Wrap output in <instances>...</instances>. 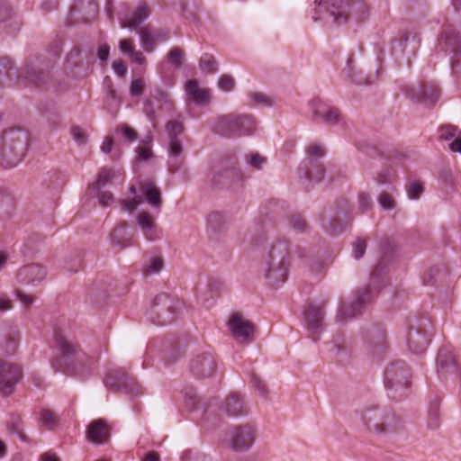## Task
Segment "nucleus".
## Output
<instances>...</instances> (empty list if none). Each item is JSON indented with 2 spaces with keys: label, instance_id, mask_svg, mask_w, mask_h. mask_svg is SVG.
Returning a JSON list of instances; mask_svg holds the SVG:
<instances>
[{
  "label": "nucleus",
  "instance_id": "obj_19",
  "mask_svg": "<svg viewBox=\"0 0 461 461\" xmlns=\"http://www.w3.org/2000/svg\"><path fill=\"white\" fill-rule=\"evenodd\" d=\"M228 327L233 338L249 343L254 339L255 325L240 312H233L228 321Z\"/></svg>",
  "mask_w": 461,
  "mask_h": 461
},
{
  "label": "nucleus",
  "instance_id": "obj_49",
  "mask_svg": "<svg viewBox=\"0 0 461 461\" xmlns=\"http://www.w3.org/2000/svg\"><path fill=\"white\" fill-rule=\"evenodd\" d=\"M7 429L9 432L16 434L21 440L27 441V437L23 431V420L20 416H14L11 423L7 425Z\"/></svg>",
  "mask_w": 461,
  "mask_h": 461
},
{
  "label": "nucleus",
  "instance_id": "obj_52",
  "mask_svg": "<svg viewBox=\"0 0 461 461\" xmlns=\"http://www.w3.org/2000/svg\"><path fill=\"white\" fill-rule=\"evenodd\" d=\"M249 96L251 100V105L258 106H272L273 101L271 97L262 92H250Z\"/></svg>",
  "mask_w": 461,
  "mask_h": 461
},
{
  "label": "nucleus",
  "instance_id": "obj_10",
  "mask_svg": "<svg viewBox=\"0 0 461 461\" xmlns=\"http://www.w3.org/2000/svg\"><path fill=\"white\" fill-rule=\"evenodd\" d=\"M235 156L223 158L213 168L212 184L216 187H230L242 178V173L237 167Z\"/></svg>",
  "mask_w": 461,
  "mask_h": 461
},
{
  "label": "nucleus",
  "instance_id": "obj_25",
  "mask_svg": "<svg viewBox=\"0 0 461 461\" xmlns=\"http://www.w3.org/2000/svg\"><path fill=\"white\" fill-rule=\"evenodd\" d=\"M89 65L84 63L79 47H74L68 54L65 69L72 76L84 77L88 74Z\"/></svg>",
  "mask_w": 461,
  "mask_h": 461
},
{
  "label": "nucleus",
  "instance_id": "obj_46",
  "mask_svg": "<svg viewBox=\"0 0 461 461\" xmlns=\"http://www.w3.org/2000/svg\"><path fill=\"white\" fill-rule=\"evenodd\" d=\"M289 225L294 230L299 232H306L310 230V226L305 218L300 213H294L289 218Z\"/></svg>",
  "mask_w": 461,
  "mask_h": 461
},
{
  "label": "nucleus",
  "instance_id": "obj_15",
  "mask_svg": "<svg viewBox=\"0 0 461 461\" xmlns=\"http://www.w3.org/2000/svg\"><path fill=\"white\" fill-rule=\"evenodd\" d=\"M23 376L22 367L7 360L0 359V393L5 395L13 393L14 386Z\"/></svg>",
  "mask_w": 461,
  "mask_h": 461
},
{
  "label": "nucleus",
  "instance_id": "obj_64",
  "mask_svg": "<svg viewBox=\"0 0 461 461\" xmlns=\"http://www.w3.org/2000/svg\"><path fill=\"white\" fill-rule=\"evenodd\" d=\"M372 199L368 194L361 193L358 195V206L362 212H366L372 207Z\"/></svg>",
  "mask_w": 461,
  "mask_h": 461
},
{
  "label": "nucleus",
  "instance_id": "obj_48",
  "mask_svg": "<svg viewBox=\"0 0 461 461\" xmlns=\"http://www.w3.org/2000/svg\"><path fill=\"white\" fill-rule=\"evenodd\" d=\"M267 158L258 152H251L245 155L246 163L253 169L260 170L267 163Z\"/></svg>",
  "mask_w": 461,
  "mask_h": 461
},
{
  "label": "nucleus",
  "instance_id": "obj_47",
  "mask_svg": "<svg viewBox=\"0 0 461 461\" xmlns=\"http://www.w3.org/2000/svg\"><path fill=\"white\" fill-rule=\"evenodd\" d=\"M113 176V170L104 167L99 171L96 181L92 183L89 185V188L93 190H100V188L104 186L112 179Z\"/></svg>",
  "mask_w": 461,
  "mask_h": 461
},
{
  "label": "nucleus",
  "instance_id": "obj_63",
  "mask_svg": "<svg viewBox=\"0 0 461 461\" xmlns=\"http://www.w3.org/2000/svg\"><path fill=\"white\" fill-rule=\"evenodd\" d=\"M407 191H408L409 198L418 199L423 192V187H422L421 184L417 183V182H412L410 184Z\"/></svg>",
  "mask_w": 461,
  "mask_h": 461
},
{
  "label": "nucleus",
  "instance_id": "obj_31",
  "mask_svg": "<svg viewBox=\"0 0 461 461\" xmlns=\"http://www.w3.org/2000/svg\"><path fill=\"white\" fill-rule=\"evenodd\" d=\"M140 190L144 199L156 210L159 211L162 205L161 192L151 181L140 183Z\"/></svg>",
  "mask_w": 461,
  "mask_h": 461
},
{
  "label": "nucleus",
  "instance_id": "obj_2",
  "mask_svg": "<svg viewBox=\"0 0 461 461\" xmlns=\"http://www.w3.org/2000/svg\"><path fill=\"white\" fill-rule=\"evenodd\" d=\"M29 146V133L21 128H10L0 134V166L16 167L24 158Z\"/></svg>",
  "mask_w": 461,
  "mask_h": 461
},
{
  "label": "nucleus",
  "instance_id": "obj_51",
  "mask_svg": "<svg viewBox=\"0 0 461 461\" xmlns=\"http://www.w3.org/2000/svg\"><path fill=\"white\" fill-rule=\"evenodd\" d=\"M167 59L175 68H179L185 59V54L180 48L174 47L167 53Z\"/></svg>",
  "mask_w": 461,
  "mask_h": 461
},
{
  "label": "nucleus",
  "instance_id": "obj_61",
  "mask_svg": "<svg viewBox=\"0 0 461 461\" xmlns=\"http://www.w3.org/2000/svg\"><path fill=\"white\" fill-rule=\"evenodd\" d=\"M218 86L221 90L229 92L234 88L235 82L231 76L222 75L219 79Z\"/></svg>",
  "mask_w": 461,
  "mask_h": 461
},
{
  "label": "nucleus",
  "instance_id": "obj_45",
  "mask_svg": "<svg viewBox=\"0 0 461 461\" xmlns=\"http://www.w3.org/2000/svg\"><path fill=\"white\" fill-rule=\"evenodd\" d=\"M199 67L202 71L207 74H214L218 71L216 59L209 53H204L199 59Z\"/></svg>",
  "mask_w": 461,
  "mask_h": 461
},
{
  "label": "nucleus",
  "instance_id": "obj_33",
  "mask_svg": "<svg viewBox=\"0 0 461 461\" xmlns=\"http://www.w3.org/2000/svg\"><path fill=\"white\" fill-rule=\"evenodd\" d=\"M132 234L127 230L126 223L115 227L111 234V244L120 249L131 245Z\"/></svg>",
  "mask_w": 461,
  "mask_h": 461
},
{
  "label": "nucleus",
  "instance_id": "obj_53",
  "mask_svg": "<svg viewBox=\"0 0 461 461\" xmlns=\"http://www.w3.org/2000/svg\"><path fill=\"white\" fill-rule=\"evenodd\" d=\"M367 247V240L364 238H357L352 242L353 257L356 259H360L366 252Z\"/></svg>",
  "mask_w": 461,
  "mask_h": 461
},
{
  "label": "nucleus",
  "instance_id": "obj_4",
  "mask_svg": "<svg viewBox=\"0 0 461 461\" xmlns=\"http://www.w3.org/2000/svg\"><path fill=\"white\" fill-rule=\"evenodd\" d=\"M49 69L43 68L38 59H30L26 62L23 71L17 75L14 62L7 57L0 58V86H11L14 78L25 81L35 86H41L49 79Z\"/></svg>",
  "mask_w": 461,
  "mask_h": 461
},
{
  "label": "nucleus",
  "instance_id": "obj_5",
  "mask_svg": "<svg viewBox=\"0 0 461 461\" xmlns=\"http://www.w3.org/2000/svg\"><path fill=\"white\" fill-rule=\"evenodd\" d=\"M361 419L366 429L377 436L393 435L403 429L401 418L386 407L366 408Z\"/></svg>",
  "mask_w": 461,
  "mask_h": 461
},
{
  "label": "nucleus",
  "instance_id": "obj_39",
  "mask_svg": "<svg viewBox=\"0 0 461 461\" xmlns=\"http://www.w3.org/2000/svg\"><path fill=\"white\" fill-rule=\"evenodd\" d=\"M20 340V333L16 328L10 327L3 338V347L6 353L13 354L15 352Z\"/></svg>",
  "mask_w": 461,
  "mask_h": 461
},
{
  "label": "nucleus",
  "instance_id": "obj_34",
  "mask_svg": "<svg viewBox=\"0 0 461 461\" xmlns=\"http://www.w3.org/2000/svg\"><path fill=\"white\" fill-rule=\"evenodd\" d=\"M150 14L149 7L144 4L140 5L133 13L132 17L130 19H123L121 22L122 28H134L136 29L144 20Z\"/></svg>",
  "mask_w": 461,
  "mask_h": 461
},
{
  "label": "nucleus",
  "instance_id": "obj_40",
  "mask_svg": "<svg viewBox=\"0 0 461 461\" xmlns=\"http://www.w3.org/2000/svg\"><path fill=\"white\" fill-rule=\"evenodd\" d=\"M111 284L103 281L95 282L90 288V295L96 303L104 302L108 297Z\"/></svg>",
  "mask_w": 461,
  "mask_h": 461
},
{
  "label": "nucleus",
  "instance_id": "obj_57",
  "mask_svg": "<svg viewBox=\"0 0 461 461\" xmlns=\"http://www.w3.org/2000/svg\"><path fill=\"white\" fill-rule=\"evenodd\" d=\"M13 207V198L9 194L0 192V213L9 214Z\"/></svg>",
  "mask_w": 461,
  "mask_h": 461
},
{
  "label": "nucleus",
  "instance_id": "obj_8",
  "mask_svg": "<svg viewBox=\"0 0 461 461\" xmlns=\"http://www.w3.org/2000/svg\"><path fill=\"white\" fill-rule=\"evenodd\" d=\"M55 341L56 346L60 352V356L53 362V367L66 375H74L78 373L76 366L71 362V357H76L77 363L83 366L85 355L78 354L77 345H75L60 331H55ZM83 373L84 371L79 372V374Z\"/></svg>",
  "mask_w": 461,
  "mask_h": 461
},
{
  "label": "nucleus",
  "instance_id": "obj_56",
  "mask_svg": "<svg viewBox=\"0 0 461 461\" xmlns=\"http://www.w3.org/2000/svg\"><path fill=\"white\" fill-rule=\"evenodd\" d=\"M40 420H41L42 425L47 427L50 429H51L57 423L56 415L52 411H50V410H47V409H44L41 411Z\"/></svg>",
  "mask_w": 461,
  "mask_h": 461
},
{
  "label": "nucleus",
  "instance_id": "obj_13",
  "mask_svg": "<svg viewBox=\"0 0 461 461\" xmlns=\"http://www.w3.org/2000/svg\"><path fill=\"white\" fill-rule=\"evenodd\" d=\"M257 429L252 423L234 426L230 431V446L235 451H245L254 443Z\"/></svg>",
  "mask_w": 461,
  "mask_h": 461
},
{
  "label": "nucleus",
  "instance_id": "obj_23",
  "mask_svg": "<svg viewBox=\"0 0 461 461\" xmlns=\"http://www.w3.org/2000/svg\"><path fill=\"white\" fill-rule=\"evenodd\" d=\"M264 260L270 261V264H282L290 267V242L283 238L278 239L269 248L263 257Z\"/></svg>",
  "mask_w": 461,
  "mask_h": 461
},
{
  "label": "nucleus",
  "instance_id": "obj_11",
  "mask_svg": "<svg viewBox=\"0 0 461 461\" xmlns=\"http://www.w3.org/2000/svg\"><path fill=\"white\" fill-rule=\"evenodd\" d=\"M431 321L427 317H420L414 320L410 327L407 343L409 349L414 354L425 352L429 341Z\"/></svg>",
  "mask_w": 461,
  "mask_h": 461
},
{
  "label": "nucleus",
  "instance_id": "obj_20",
  "mask_svg": "<svg viewBox=\"0 0 461 461\" xmlns=\"http://www.w3.org/2000/svg\"><path fill=\"white\" fill-rule=\"evenodd\" d=\"M261 269L267 285L276 288L286 281L289 267L282 264H270V261L262 259Z\"/></svg>",
  "mask_w": 461,
  "mask_h": 461
},
{
  "label": "nucleus",
  "instance_id": "obj_41",
  "mask_svg": "<svg viewBox=\"0 0 461 461\" xmlns=\"http://www.w3.org/2000/svg\"><path fill=\"white\" fill-rule=\"evenodd\" d=\"M137 223L144 232L146 239L153 240L151 230L156 226L153 217L146 212H141L138 214Z\"/></svg>",
  "mask_w": 461,
  "mask_h": 461
},
{
  "label": "nucleus",
  "instance_id": "obj_7",
  "mask_svg": "<svg viewBox=\"0 0 461 461\" xmlns=\"http://www.w3.org/2000/svg\"><path fill=\"white\" fill-rule=\"evenodd\" d=\"M184 307L183 302L167 294H158L147 312L151 322L157 325L172 323Z\"/></svg>",
  "mask_w": 461,
  "mask_h": 461
},
{
  "label": "nucleus",
  "instance_id": "obj_50",
  "mask_svg": "<svg viewBox=\"0 0 461 461\" xmlns=\"http://www.w3.org/2000/svg\"><path fill=\"white\" fill-rule=\"evenodd\" d=\"M185 128L182 122L171 120L166 124V131L169 137V140H178V136L183 133Z\"/></svg>",
  "mask_w": 461,
  "mask_h": 461
},
{
  "label": "nucleus",
  "instance_id": "obj_12",
  "mask_svg": "<svg viewBox=\"0 0 461 461\" xmlns=\"http://www.w3.org/2000/svg\"><path fill=\"white\" fill-rule=\"evenodd\" d=\"M106 387L114 392H122L132 396L141 393L135 378L122 369L111 370L104 379Z\"/></svg>",
  "mask_w": 461,
  "mask_h": 461
},
{
  "label": "nucleus",
  "instance_id": "obj_17",
  "mask_svg": "<svg viewBox=\"0 0 461 461\" xmlns=\"http://www.w3.org/2000/svg\"><path fill=\"white\" fill-rule=\"evenodd\" d=\"M403 91L408 97L428 107L435 105L439 98V90L431 84L419 83L417 86H407Z\"/></svg>",
  "mask_w": 461,
  "mask_h": 461
},
{
  "label": "nucleus",
  "instance_id": "obj_18",
  "mask_svg": "<svg viewBox=\"0 0 461 461\" xmlns=\"http://www.w3.org/2000/svg\"><path fill=\"white\" fill-rule=\"evenodd\" d=\"M312 110V120L332 126L338 124L341 120V112L338 107L325 104L320 98H314L311 102Z\"/></svg>",
  "mask_w": 461,
  "mask_h": 461
},
{
  "label": "nucleus",
  "instance_id": "obj_36",
  "mask_svg": "<svg viewBox=\"0 0 461 461\" xmlns=\"http://www.w3.org/2000/svg\"><path fill=\"white\" fill-rule=\"evenodd\" d=\"M71 13L83 12V20L85 23L91 22L98 12V5L91 0L86 4L80 0L78 4H74L70 8Z\"/></svg>",
  "mask_w": 461,
  "mask_h": 461
},
{
  "label": "nucleus",
  "instance_id": "obj_43",
  "mask_svg": "<svg viewBox=\"0 0 461 461\" xmlns=\"http://www.w3.org/2000/svg\"><path fill=\"white\" fill-rule=\"evenodd\" d=\"M439 407H440V400L438 398H435L430 402L429 407V420L428 426L430 429H437L440 424V414H439Z\"/></svg>",
  "mask_w": 461,
  "mask_h": 461
},
{
  "label": "nucleus",
  "instance_id": "obj_29",
  "mask_svg": "<svg viewBox=\"0 0 461 461\" xmlns=\"http://www.w3.org/2000/svg\"><path fill=\"white\" fill-rule=\"evenodd\" d=\"M221 410L230 416H241L248 413L243 398L237 393H231L225 398Z\"/></svg>",
  "mask_w": 461,
  "mask_h": 461
},
{
  "label": "nucleus",
  "instance_id": "obj_24",
  "mask_svg": "<svg viewBox=\"0 0 461 461\" xmlns=\"http://www.w3.org/2000/svg\"><path fill=\"white\" fill-rule=\"evenodd\" d=\"M111 428L104 419L95 420L87 426L86 436L94 444H104L110 438Z\"/></svg>",
  "mask_w": 461,
  "mask_h": 461
},
{
  "label": "nucleus",
  "instance_id": "obj_32",
  "mask_svg": "<svg viewBox=\"0 0 461 461\" xmlns=\"http://www.w3.org/2000/svg\"><path fill=\"white\" fill-rule=\"evenodd\" d=\"M185 93L197 104H203L209 100V91L201 88L196 79H190L185 84Z\"/></svg>",
  "mask_w": 461,
  "mask_h": 461
},
{
  "label": "nucleus",
  "instance_id": "obj_54",
  "mask_svg": "<svg viewBox=\"0 0 461 461\" xmlns=\"http://www.w3.org/2000/svg\"><path fill=\"white\" fill-rule=\"evenodd\" d=\"M395 178V174L391 167L383 168L377 175L375 181L379 185L391 184Z\"/></svg>",
  "mask_w": 461,
  "mask_h": 461
},
{
  "label": "nucleus",
  "instance_id": "obj_6",
  "mask_svg": "<svg viewBox=\"0 0 461 461\" xmlns=\"http://www.w3.org/2000/svg\"><path fill=\"white\" fill-rule=\"evenodd\" d=\"M384 384L390 398L403 400L409 395L411 385V368L402 360L391 362L385 368Z\"/></svg>",
  "mask_w": 461,
  "mask_h": 461
},
{
  "label": "nucleus",
  "instance_id": "obj_1",
  "mask_svg": "<svg viewBox=\"0 0 461 461\" xmlns=\"http://www.w3.org/2000/svg\"><path fill=\"white\" fill-rule=\"evenodd\" d=\"M315 21L324 19V15L332 19L337 25L344 24L349 16L358 20L366 18L368 6L364 0H315Z\"/></svg>",
  "mask_w": 461,
  "mask_h": 461
},
{
  "label": "nucleus",
  "instance_id": "obj_28",
  "mask_svg": "<svg viewBox=\"0 0 461 461\" xmlns=\"http://www.w3.org/2000/svg\"><path fill=\"white\" fill-rule=\"evenodd\" d=\"M352 61L353 59L349 57L348 59V65L343 69V73L356 84L371 85L378 78L379 69H376L375 74L366 75L367 68H359L357 71H355V68L351 66Z\"/></svg>",
  "mask_w": 461,
  "mask_h": 461
},
{
  "label": "nucleus",
  "instance_id": "obj_30",
  "mask_svg": "<svg viewBox=\"0 0 461 461\" xmlns=\"http://www.w3.org/2000/svg\"><path fill=\"white\" fill-rule=\"evenodd\" d=\"M298 172L300 176L303 174L310 181L319 183L324 176L325 168L324 166L316 159L307 158L304 161L303 167H299Z\"/></svg>",
  "mask_w": 461,
  "mask_h": 461
},
{
  "label": "nucleus",
  "instance_id": "obj_35",
  "mask_svg": "<svg viewBox=\"0 0 461 461\" xmlns=\"http://www.w3.org/2000/svg\"><path fill=\"white\" fill-rule=\"evenodd\" d=\"M167 343V348L164 349V357L167 362L174 363L185 355V345L176 339H168Z\"/></svg>",
  "mask_w": 461,
  "mask_h": 461
},
{
  "label": "nucleus",
  "instance_id": "obj_27",
  "mask_svg": "<svg viewBox=\"0 0 461 461\" xmlns=\"http://www.w3.org/2000/svg\"><path fill=\"white\" fill-rule=\"evenodd\" d=\"M366 339L374 354L379 355L387 347L386 330L380 325L367 330Z\"/></svg>",
  "mask_w": 461,
  "mask_h": 461
},
{
  "label": "nucleus",
  "instance_id": "obj_22",
  "mask_svg": "<svg viewBox=\"0 0 461 461\" xmlns=\"http://www.w3.org/2000/svg\"><path fill=\"white\" fill-rule=\"evenodd\" d=\"M47 276L46 268L40 264L25 265L18 269L16 273L17 281L23 285H37L41 283Z\"/></svg>",
  "mask_w": 461,
  "mask_h": 461
},
{
  "label": "nucleus",
  "instance_id": "obj_58",
  "mask_svg": "<svg viewBox=\"0 0 461 461\" xmlns=\"http://www.w3.org/2000/svg\"><path fill=\"white\" fill-rule=\"evenodd\" d=\"M377 200H378L379 204L385 210H392L396 205V203H395L393 197L386 192H382L379 194Z\"/></svg>",
  "mask_w": 461,
  "mask_h": 461
},
{
  "label": "nucleus",
  "instance_id": "obj_16",
  "mask_svg": "<svg viewBox=\"0 0 461 461\" xmlns=\"http://www.w3.org/2000/svg\"><path fill=\"white\" fill-rule=\"evenodd\" d=\"M328 301L311 302L305 305L303 320L307 330L312 334H319L324 329L325 307Z\"/></svg>",
  "mask_w": 461,
  "mask_h": 461
},
{
  "label": "nucleus",
  "instance_id": "obj_59",
  "mask_svg": "<svg viewBox=\"0 0 461 461\" xmlns=\"http://www.w3.org/2000/svg\"><path fill=\"white\" fill-rule=\"evenodd\" d=\"M71 134L77 144L84 145L86 143L88 136L81 127L77 125L73 126L71 128Z\"/></svg>",
  "mask_w": 461,
  "mask_h": 461
},
{
  "label": "nucleus",
  "instance_id": "obj_14",
  "mask_svg": "<svg viewBox=\"0 0 461 461\" xmlns=\"http://www.w3.org/2000/svg\"><path fill=\"white\" fill-rule=\"evenodd\" d=\"M218 368V361L215 355L210 352H203L192 358L189 366L190 372L198 379L212 377Z\"/></svg>",
  "mask_w": 461,
  "mask_h": 461
},
{
  "label": "nucleus",
  "instance_id": "obj_42",
  "mask_svg": "<svg viewBox=\"0 0 461 461\" xmlns=\"http://www.w3.org/2000/svg\"><path fill=\"white\" fill-rule=\"evenodd\" d=\"M66 183L65 176L59 170H50L46 173L43 184L51 189L62 187Z\"/></svg>",
  "mask_w": 461,
  "mask_h": 461
},
{
  "label": "nucleus",
  "instance_id": "obj_60",
  "mask_svg": "<svg viewBox=\"0 0 461 461\" xmlns=\"http://www.w3.org/2000/svg\"><path fill=\"white\" fill-rule=\"evenodd\" d=\"M145 84L142 78L132 79L130 86V93L132 96H140L143 94Z\"/></svg>",
  "mask_w": 461,
  "mask_h": 461
},
{
  "label": "nucleus",
  "instance_id": "obj_38",
  "mask_svg": "<svg viewBox=\"0 0 461 461\" xmlns=\"http://www.w3.org/2000/svg\"><path fill=\"white\" fill-rule=\"evenodd\" d=\"M183 145L179 140H170L168 152L171 161L168 170L171 173H175L180 168L181 162L178 160V158L183 154Z\"/></svg>",
  "mask_w": 461,
  "mask_h": 461
},
{
  "label": "nucleus",
  "instance_id": "obj_62",
  "mask_svg": "<svg viewBox=\"0 0 461 461\" xmlns=\"http://www.w3.org/2000/svg\"><path fill=\"white\" fill-rule=\"evenodd\" d=\"M12 16V7L6 0H0V23L7 21Z\"/></svg>",
  "mask_w": 461,
  "mask_h": 461
},
{
  "label": "nucleus",
  "instance_id": "obj_37",
  "mask_svg": "<svg viewBox=\"0 0 461 461\" xmlns=\"http://www.w3.org/2000/svg\"><path fill=\"white\" fill-rule=\"evenodd\" d=\"M410 41L413 44L411 51L414 52L419 45V41L416 40L414 36L411 37V39L410 35L407 32H402L399 35L398 38L394 39L392 41V53L394 55H402L405 53L407 49V43Z\"/></svg>",
  "mask_w": 461,
  "mask_h": 461
},
{
  "label": "nucleus",
  "instance_id": "obj_3",
  "mask_svg": "<svg viewBox=\"0 0 461 461\" xmlns=\"http://www.w3.org/2000/svg\"><path fill=\"white\" fill-rule=\"evenodd\" d=\"M386 271V266L382 262L378 263L371 273V284L363 290H358L355 301L348 306L342 303L339 307L336 321H346L360 314L365 303L372 300L383 286Z\"/></svg>",
  "mask_w": 461,
  "mask_h": 461
},
{
  "label": "nucleus",
  "instance_id": "obj_55",
  "mask_svg": "<svg viewBox=\"0 0 461 461\" xmlns=\"http://www.w3.org/2000/svg\"><path fill=\"white\" fill-rule=\"evenodd\" d=\"M251 384L252 386L257 389L259 393V394L265 398L268 397L269 390L265 381H263L259 376L257 375H251Z\"/></svg>",
  "mask_w": 461,
  "mask_h": 461
},
{
  "label": "nucleus",
  "instance_id": "obj_26",
  "mask_svg": "<svg viewBox=\"0 0 461 461\" xmlns=\"http://www.w3.org/2000/svg\"><path fill=\"white\" fill-rule=\"evenodd\" d=\"M438 48L449 53L461 56V39L455 29L447 28L438 40Z\"/></svg>",
  "mask_w": 461,
  "mask_h": 461
},
{
  "label": "nucleus",
  "instance_id": "obj_44",
  "mask_svg": "<svg viewBox=\"0 0 461 461\" xmlns=\"http://www.w3.org/2000/svg\"><path fill=\"white\" fill-rule=\"evenodd\" d=\"M140 41L147 50H152L156 41H158V35L152 32L150 25H147L139 31Z\"/></svg>",
  "mask_w": 461,
  "mask_h": 461
},
{
  "label": "nucleus",
  "instance_id": "obj_9",
  "mask_svg": "<svg viewBox=\"0 0 461 461\" xmlns=\"http://www.w3.org/2000/svg\"><path fill=\"white\" fill-rule=\"evenodd\" d=\"M256 129V121L249 114L230 113L220 117L215 131L225 137H240L251 134Z\"/></svg>",
  "mask_w": 461,
  "mask_h": 461
},
{
  "label": "nucleus",
  "instance_id": "obj_21",
  "mask_svg": "<svg viewBox=\"0 0 461 461\" xmlns=\"http://www.w3.org/2000/svg\"><path fill=\"white\" fill-rule=\"evenodd\" d=\"M458 362L454 352L448 348H441L437 357V372L439 376L447 377L449 375H457Z\"/></svg>",
  "mask_w": 461,
  "mask_h": 461
}]
</instances>
